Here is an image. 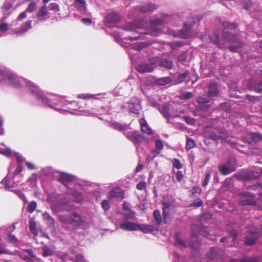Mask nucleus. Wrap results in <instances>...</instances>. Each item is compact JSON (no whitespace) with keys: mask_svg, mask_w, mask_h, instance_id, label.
<instances>
[{"mask_svg":"<svg viewBox=\"0 0 262 262\" xmlns=\"http://www.w3.org/2000/svg\"><path fill=\"white\" fill-rule=\"evenodd\" d=\"M17 83L19 84L18 88L25 85L31 91L39 102L56 111H62L73 115L88 116L93 114L89 110H82L81 107H78L76 102L69 101L63 96H55L51 100L35 83L24 78L18 77Z\"/></svg>","mask_w":262,"mask_h":262,"instance_id":"1","label":"nucleus"},{"mask_svg":"<svg viewBox=\"0 0 262 262\" xmlns=\"http://www.w3.org/2000/svg\"><path fill=\"white\" fill-rule=\"evenodd\" d=\"M164 20L160 17L153 16L150 19V21L142 19L137 24H128L126 25L125 29L127 31H134L136 29L145 28L148 31V33L151 35L157 36L160 33L158 26L163 23Z\"/></svg>","mask_w":262,"mask_h":262,"instance_id":"2","label":"nucleus"},{"mask_svg":"<svg viewBox=\"0 0 262 262\" xmlns=\"http://www.w3.org/2000/svg\"><path fill=\"white\" fill-rule=\"evenodd\" d=\"M59 220L64 227L69 230L80 227L83 222L80 215L76 212H73L69 215H60Z\"/></svg>","mask_w":262,"mask_h":262,"instance_id":"3","label":"nucleus"},{"mask_svg":"<svg viewBox=\"0 0 262 262\" xmlns=\"http://www.w3.org/2000/svg\"><path fill=\"white\" fill-rule=\"evenodd\" d=\"M17 77L14 74L0 69V82L6 83L8 84L13 85L14 87L18 88L19 84L17 83Z\"/></svg>","mask_w":262,"mask_h":262,"instance_id":"4","label":"nucleus"},{"mask_svg":"<svg viewBox=\"0 0 262 262\" xmlns=\"http://www.w3.org/2000/svg\"><path fill=\"white\" fill-rule=\"evenodd\" d=\"M205 137L210 138L214 140L219 139L225 140L227 138V135L226 133L219 132L214 129L212 127H207L204 130Z\"/></svg>","mask_w":262,"mask_h":262,"instance_id":"5","label":"nucleus"},{"mask_svg":"<svg viewBox=\"0 0 262 262\" xmlns=\"http://www.w3.org/2000/svg\"><path fill=\"white\" fill-rule=\"evenodd\" d=\"M236 160L234 158H231L228 160L227 163L220 166L221 172L224 175H227L235 169Z\"/></svg>","mask_w":262,"mask_h":262,"instance_id":"6","label":"nucleus"},{"mask_svg":"<svg viewBox=\"0 0 262 262\" xmlns=\"http://www.w3.org/2000/svg\"><path fill=\"white\" fill-rule=\"evenodd\" d=\"M158 59L154 58L150 60L149 63H143L137 67V71L140 73L151 72L157 66Z\"/></svg>","mask_w":262,"mask_h":262,"instance_id":"7","label":"nucleus"},{"mask_svg":"<svg viewBox=\"0 0 262 262\" xmlns=\"http://www.w3.org/2000/svg\"><path fill=\"white\" fill-rule=\"evenodd\" d=\"M128 139L134 142L135 144L142 143L145 144L148 143V141L143 136L139 135L136 132L127 133L125 135Z\"/></svg>","mask_w":262,"mask_h":262,"instance_id":"8","label":"nucleus"},{"mask_svg":"<svg viewBox=\"0 0 262 262\" xmlns=\"http://www.w3.org/2000/svg\"><path fill=\"white\" fill-rule=\"evenodd\" d=\"M120 228L126 231H136L139 230V224L133 222L124 221L120 224Z\"/></svg>","mask_w":262,"mask_h":262,"instance_id":"9","label":"nucleus"},{"mask_svg":"<svg viewBox=\"0 0 262 262\" xmlns=\"http://www.w3.org/2000/svg\"><path fill=\"white\" fill-rule=\"evenodd\" d=\"M129 110L133 113L138 114L140 110L139 101L136 98H133L128 103Z\"/></svg>","mask_w":262,"mask_h":262,"instance_id":"10","label":"nucleus"},{"mask_svg":"<svg viewBox=\"0 0 262 262\" xmlns=\"http://www.w3.org/2000/svg\"><path fill=\"white\" fill-rule=\"evenodd\" d=\"M119 20L120 16L118 14L115 13L108 14L104 20L105 24L108 26L118 23Z\"/></svg>","mask_w":262,"mask_h":262,"instance_id":"11","label":"nucleus"},{"mask_svg":"<svg viewBox=\"0 0 262 262\" xmlns=\"http://www.w3.org/2000/svg\"><path fill=\"white\" fill-rule=\"evenodd\" d=\"M107 198L109 199L117 198L121 200L124 198V193L120 188H115L107 194Z\"/></svg>","mask_w":262,"mask_h":262,"instance_id":"12","label":"nucleus"},{"mask_svg":"<svg viewBox=\"0 0 262 262\" xmlns=\"http://www.w3.org/2000/svg\"><path fill=\"white\" fill-rule=\"evenodd\" d=\"M37 17L41 21H45L50 17L47 7L46 5L42 6L39 9L37 14Z\"/></svg>","mask_w":262,"mask_h":262,"instance_id":"13","label":"nucleus"},{"mask_svg":"<svg viewBox=\"0 0 262 262\" xmlns=\"http://www.w3.org/2000/svg\"><path fill=\"white\" fill-rule=\"evenodd\" d=\"M254 195L248 192H243L241 194L242 200L240 201V203L242 205H251L253 203L252 199L253 198Z\"/></svg>","mask_w":262,"mask_h":262,"instance_id":"14","label":"nucleus"},{"mask_svg":"<svg viewBox=\"0 0 262 262\" xmlns=\"http://www.w3.org/2000/svg\"><path fill=\"white\" fill-rule=\"evenodd\" d=\"M31 23L32 21H28L25 23L23 25H22L20 28L16 29L13 31V34H15L17 35H21L24 33H26L31 28Z\"/></svg>","mask_w":262,"mask_h":262,"instance_id":"15","label":"nucleus"},{"mask_svg":"<svg viewBox=\"0 0 262 262\" xmlns=\"http://www.w3.org/2000/svg\"><path fill=\"white\" fill-rule=\"evenodd\" d=\"M223 251L222 250L216 248H211L209 252L207 254V256L209 259H219L221 257Z\"/></svg>","mask_w":262,"mask_h":262,"instance_id":"16","label":"nucleus"},{"mask_svg":"<svg viewBox=\"0 0 262 262\" xmlns=\"http://www.w3.org/2000/svg\"><path fill=\"white\" fill-rule=\"evenodd\" d=\"M258 237V234L257 232L250 231L245 239L246 245L250 246L255 244L256 239Z\"/></svg>","mask_w":262,"mask_h":262,"instance_id":"17","label":"nucleus"},{"mask_svg":"<svg viewBox=\"0 0 262 262\" xmlns=\"http://www.w3.org/2000/svg\"><path fill=\"white\" fill-rule=\"evenodd\" d=\"M58 179L64 184L72 181L74 179V177L67 173L61 172L59 173Z\"/></svg>","mask_w":262,"mask_h":262,"instance_id":"18","label":"nucleus"},{"mask_svg":"<svg viewBox=\"0 0 262 262\" xmlns=\"http://www.w3.org/2000/svg\"><path fill=\"white\" fill-rule=\"evenodd\" d=\"M143 47V45L141 43H136L132 45L131 49L128 51V55L132 60L133 59V55L135 54V52L141 50Z\"/></svg>","mask_w":262,"mask_h":262,"instance_id":"19","label":"nucleus"},{"mask_svg":"<svg viewBox=\"0 0 262 262\" xmlns=\"http://www.w3.org/2000/svg\"><path fill=\"white\" fill-rule=\"evenodd\" d=\"M158 6L152 3H147L143 5L140 8V10L142 13H148L153 11L157 8Z\"/></svg>","mask_w":262,"mask_h":262,"instance_id":"20","label":"nucleus"},{"mask_svg":"<svg viewBox=\"0 0 262 262\" xmlns=\"http://www.w3.org/2000/svg\"><path fill=\"white\" fill-rule=\"evenodd\" d=\"M142 131L147 135L152 134V131L151 128L148 126L146 120L144 118H141L139 121Z\"/></svg>","mask_w":262,"mask_h":262,"instance_id":"21","label":"nucleus"},{"mask_svg":"<svg viewBox=\"0 0 262 262\" xmlns=\"http://www.w3.org/2000/svg\"><path fill=\"white\" fill-rule=\"evenodd\" d=\"M62 258L66 260L68 259H71L75 262H84V259L83 256L80 254H77L74 256H69L67 254H64Z\"/></svg>","mask_w":262,"mask_h":262,"instance_id":"22","label":"nucleus"},{"mask_svg":"<svg viewBox=\"0 0 262 262\" xmlns=\"http://www.w3.org/2000/svg\"><path fill=\"white\" fill-rule=\"evenodd\" d=\"M262 139V136L261 134L257 133H250L248 134L246 138L247 142L250 143L251 142H258Z\"/></svg>","mask_w":262,"mask_h":262,"instance_id":"23","label":"nucleus"},{"mask_svg":"<svg viewBox=\"0 0 262 262\" xmlns=\"http://www.w3.org/2000/svg\"><path fill=\"white\" fill-rule=\"evenodd\" d=\"M191 28V25L187 23H185L184 29L181 30L179 33V36L182 38H188L190 37L189 32Z\"/></svg>","mask_w":262,"mask_h":262,"instance_id":"24","label":"nucleus"},{"mask_svg":"<svg viewBox=\"0 0 262 262\" xmlns=\"http://www.w3.org/2000/svg\"><path fill=\"white\" fill-rule=\"evenodd\" d=\"M223 38L226 41L229 42L234 43L238 41V39L237 37L233 34H231L228 31H224L223 34Z\"/></svg>","mask_w":262,"mask_h":262,"instance_id":"25","label":"nucleus"},{"mask_svg":"<svg viewBox=\"0 0 262 262\" xmlns=\"http://www.w3.org/2000/svg\"><path fill=\"white\" fill-rule=\"evenodd\" d=\"M219 93L217 90L216 84L215 83H211L209 86L208 95L209 97H217Z\"/></svg>","mask_w":262,"mask_h":262,"instance_id":"26","label":"nucleus"},{"mask_svg":"<svg viewBox=\"0 0 262 262\" xmlns=\"http://www.w3.org/2000/svg\"><path fill=\"white\" fill-rule=\"evenodd\" d=\"M156 58L158 60V61L157 62V66L159 65L160 66L169 69L172 68L173 64L171 61L168 60L167 59H163L162 60H160L159 58Z\"/></svg>","mask_w":262,"mask_h":262,"instance_id":"27","label":"nucleus"},{"mask_svg":"<svg viewBox=\"0 0 262 262\" xmlns=\"http://www.w3.org/2000/svg\"><path fill=\"white\" fill-rule=\"evenodd\" d=\"M248 88L250 90H253L257 92L262 91V81L257 84H255L252 81L249 82Z\"/></svg>","mask_w":262,"mask_h":262,"instance_id":"28","label":"nucleus"},{"mask_svg":"<svg viewBox=\"0 0 262 262\" xmlns=\"http://www.w3.org/2000/svg\"><path fill=\"white\" fill-rule=\"evenodd\" d=\"M198 102L200 104V108L203 111H206L209 107L210 105L208 103H209V101L203 98L200 97L198 98Z\"/></svg>","mask_w":262,"mask_h":262,"instance_id":"29","label":"nucleus"},{"mask_svg":"<svg viewBox=\"0 0 262 262\" xmlns=\"http://www.w3.org/2000/svg\"><path fill=\"white\" fill-rule=\"evenodd\" d=\"M74 5L80 12H83L86 11V7L85 0H75Z\"/></svg>","mask_w":262,"mask_h":262,"instance_id":"30","label":"nucleus"},{"mask_svg":"<svg viewBox=\"0 0 262 262\" xmlns=\"http://www.w3.org/2000/svg\"><path fill=\"white\" fill-rule=\"evenodd\" d=\"M175 245L181 249L185 248L186 247L185 241L179 234H176Z\"/></svg>","mask_w":262,"mask_h":262,"instance_id":"31","label":"nucleus"},{"mask_svg":"<svg viewBox=\"0 0 262 262\" xmlns=\"http://www.w3.org/2000/svg\"><path fill=\"white\" fill-rule=\"evenodd\" d=\"M111 125L113 128L119 130H124L129 128L128 125L122 124L116 122H112Z\"/></svg>","mask_w":262,"mask_h":262,"instance_id":"32","label":"nucleus"},{"mask_svg":"<svg viewBox=\"0 0 262 262\" xmlns=\"http://www.w3.org/2000/svg\"><path fill=\"white\" fill-rule=\"evenodd\" d=\"M37 176L36 174H33L29 179L27 181V184L30 185L31 188H34L37 185Z\"/></svg>","mask_w":262,"mask_h":262,"instance_id":"33","label":"nucleus"},{"mask_svg":"<svg viewBox=\"0 0 262 262\" xmlns=\"http://www.w3.org/2000/svg\"><path fill=\"white\" fill-rule=\"evenodd\" d=\"M5 184L6 188H11L14 186V182H11V178L9 176H7L3 181Z\"/></svg>","mask_w":262,"mask_h":262,"instance_id":"34","label":"nucleus"},{"mask_svg":"<svg viewBox=\"0 0 262 262\" xmlns=\"http://www.w3.org/2000/svg\"><path fill=\"white\" fill-rule=\"evenodd\" d=\"M139 230H141L144 233L150 232L153 231V226L142 224H139Z\"/></svg>","mask_w":262,"mask_h":262,"instance_id":"35","label":"nucleus"},{"mask_svg":"<svg viewBox=\"0 0 262 262\" xmlns=\"http://www.w3.org/2000/svg\"><path fill=\"white\" fill-rule=\"evenodd\" d=\"M170 81L171 79L167 77L160 78L156 80V82L157 84L162 85L169 83L170 82Z\"/></svg>","mask_w":262,"mask_h":262,"instance_id":"36","label":"nucleus"},{"mask_svg":"<svg viewBox=\"0 0 262 262\" xmlns=\"http://www.w3.org/2000/svg\"><path fill=\"white\" fill-rule=\"evenodd\" d=\"M12 191L14 193H15L25 203H27L28 202L27 199L25 195L22 192V191L20 190L15 189L12 190Z\"/></svg>","mask_w":262,"mask_h":262,"instance_id":"37","label":"nucleus"},{"mask_svg":"<svg viewBox=\"0 0 262 262\" xmlns=\"http://www.w3.org/2000/svg\"><path fill=\"white\" fill-rule=\"evenodd\" d=\"M222 26L225 30H232L236 28V25L234 23H230L228 21H224L222 23Z\"/></svg>","mask_w":262,"mask_h":262,"instance_id":"38","label":"nucleus"},{"mask_svg":"<svg viewBox=\"0 0 262 262\" xmlns=\"http://www.w3.org/2000/svg\"><path fill=\"white\" fill-rule=\"evenodd\" d=\"M123 216L127 219H135V213L130 210L124 211L123 213Z\"/></svg>","mask_w":262,"mask_h":262,"instance_id":"39","label":"nucleus"},{"mask_svg":"<svg viewBox=\"0 0 262 262\" xmlns=\"http://www.w3.org/2000/svg\"><path fill=\"white\" fill-rule=\"evenodd\" d=\"M99 94L92 95L89 94H81L78 95V97L81 99H91V98H98L97 96Z\"/></svg>","mask_w":262,"mask_h":262,"instance_id":"40","label":"nucleus"},{"mask_svg":"<svg viewBox=\"0 0 262 262\" xmlns=\"http://www.w3.org/2000/svg\"><path fill=\"white\" fill-rule=\"evenodd\" d=\"M43 220L47 222L49 225H52L54 223V219L47 212L42 214Z\"/></svg>","mask_w":262,"mask_h":262,"instance_id":"41","label":"nucleus"},{"mask_svg":"<svg viewBox=\"0 0 262 262\" xmlns=\"http://www.w3.org/2000/svg\"><path fill=\"white\" fill-rule=\"evenodd\" d=\"M230 262H257L255 258L253 257H247L241 259H233Z\"/></svg>","mask_w":262,"mask_h":262,"instance_id":"42","label":"nucleus"},{"mask_svg":"<svg viewBox=\"0 0 262 262\" xmlns=\"http://www.w3.org/2000/svg\"><path fill=\"white\" fill-rule=\"evenodd\" d=\"M37 207V204L35 201L31 202L27 208V210L30 213L34 212Z\"/></svg>","mask_w":262,"mask_h":262,"instance_id":"43","label":"nucleus"},{"mask_svg":"<svg viewBox=\"0 0 262 262\" xmlns=\"http://www.w3.org/2000/svg\"><path fill=\"white\" fill-rule=\"evenodd\" d=\"M237 234L236 232L234 230L231 231L230 233V236L228 237H222L221 238V242L223 243L227 239L229 240V239H231L232 241H234L235 239Z\"/></svg>","mask_w":262,"mask_h":262,"instance_id":"44","label":"nucleus"},{"mask_svg":"<svg viewBox=\"0 0 262 262\" xmlns=\"http://www.w3.org/2000/svg\"><path fill=\"white\" fill-rule=\"evenodd\" d=\"M160 154V151L157 150H153L148 156L146 161L150 162L152 161L158 155Z\"/></svg>","mask_w":262,"mask_h":262,"instance_id":"45","label":"nucleus"},{"mask_svg":"<svg viewBox=\"0 0 262 262\" xmlns=\"http://www.w3.org/2000/svg\"><path fill=\"white\" fill-rule=\"evenodd\" d=\"M169 106L168 105H164L162 107L160 111L163 114V116L165 118H169L170 117V115L169 113Z\"/></svg>","mask_w":262,"mask_h":262,"instance_id":"46","label":"nucleus"},{"mask_svg":"<svg viewBox=\"0 0 262 262\" xmlns=\"http://www.w3.org/2000/svg\"><path fill=\"white\" fill-rule=\"evenodd\" d=\"M37 8V5L34 2H32L26 9V11L29 13L33 12Z\"/></svg>","mask_w":262,"mask_h":262,"instance_id":"47","label":"nucleus"},{"mask_svg":"<svg viewBox=\"0 0 262 262\" xmlns=\"http://www.w3.org/2000/svg\"><path fill=\"white\" fill-rule=\"evenodd\" d=\"M195 146V142L191 138H187V143L186 147L187 149H190Z\"/></svg>","mask_w":262,"mask_h":262,"instance_id":"48","label":"nucleus"},{"mask_svg":"<svg viewBox=\"0 0 262 262\" xmlns=\"http://www.w3.org/2000/svg\"><path fill=\"white\" fill-rule=\"evenodd\" d=\"M155 146L156 148V150L160 152L163 148V144L162 140L157 139L155 141Z\"/></svg>","mask_w":262,"mask_h":262,"instance_id":"49","label":"nucleus"},{"mask_svg":"<svg viewBox=\"0 0 262 262\" xmlns=\"http://www.w3.org/2000/svg\"><path fill=\"white\" fill-rule=\"evenodd\" d=\"M171 207V205L169 203H163V215L164 217H166V216L167 215L168 209Z\"/></svg>","mask_w":262,"mask_h":262,"instance_id":"50","label":"nucleus"},{"mask_svg":"<svg viewBox=\"0 0 262 262\" xmlns=\"http://www.w3.org/2000/svg\"><path fill=\"white\" fill-rule=\"evenodd\" d=\"M53 253V251L48 247H44L43 248V256L47 257L51 255Z\"/></svg>","mask_w":262,"mask_h":262,"instance_id":"51","label":"nucleus"},{"mask_svg":"<svg viewBox=\"0 0 262 262\" xmlns=\"http://www.w3.org/2000/svg\"><path fill=\"white\" fill-rule=\"evenodd\" d=\"M29 228L31 232L34 235H37V232L36 229V223L34 221H31L30 222Z\"/></svg>","mask_w":262,"mask_h":262,"instance_id":"52","label":"nucleus"},{"mask_svg":"<svg viewBox=\"0 0 262 262\" xmlns=\"http://www.w3.org/2000/svg\"><path fill=\"white\" fill-rule=\"evenodd\" d=\"M73 196L75 200V201L80 203L82 201L83 197L81 193L79 192H75L73 194Z\"/></svg>","mask_w":262,"mask_h":262,"instance_id":"53","label":"nucleus"},{"mask_svg":"<svg viewBox=\"0 0 262 262\" xmlns=\"http://www.w3.org/2000/svg\"><path fill=\"white\" fill-rule=\"evenodd\" d=\"M210 41L213 44H217L219 43V35L216 32H214L213 35L210 38Z\"/></svg>","mask_w":262,"mask_h":262,"instance_id":"54","label":"nucleus"},{"mask_svg":"<svg viewBox=\"0 0 262 262\" xmlns=\"http://www.w3.org/2000/svg\"><path fill=\"white\" fill-rule=\"evenodd\" d=\"M49 9L50 10L53 11L55 12H58L59 10V6L56 3H51L49 5Z\"/></svg>","mask_w":262,"mask_h":262,"instance_id":"55","label":"nucleus"},{"mask_svg":"<svg viewBox=\"0 0 262 262\" xmlns=\"http://www.w3.org/2000/svg\"><path fill=\"white\" fill-rule=\"evenodd\" d=\"M201 189L200 187H195L191 190V193L192 195L197 196L201 192Z\"/></svg>","mask_w":262,"mask_h":262,"instance_id":"56","label":"nucleus"},{"mask_svg":"<svg viewBox=\"0 0 262 262\" xmlns=\"http://www.w3.org/2000/svg\"><path fill=\"white\" fill-rule=\"evenodd\" d=\"M154 216L156 219V221L158 224H160L161 222V216L159 211L155 210L154 212Z\"/></svg>","mask_w":262,"mask_h":262,"instance_id":"57","label":"nucleus"},{"mask_svg":"<svg viewBox=\"0 0 262 262\" xmlns=\"http://www.w3.org/2000/svg\"><path fill=\"white\" fill-rule=\"evenodd\" d=\"M194 241H196L197 242H198V235L197 234L195 233L194 232L192 233V236H191V242L190 243V246L192 248H195L196 246H195V243H191L192 242Z\"/></svg>","mask_w":262,"mask_h":262,"instance_id":"58","label":"nucleus"},{"mask_svg":"<svg viewBox=\"0 0 262 262\" xmlns=\"http://www.w3.org/2000/svg\"><path fill=\"white\" fill-rule=\"evenodd\" d=\"M173 166L174 168H176L178 169H180L182 168V164H181L180 160H179L177 159H173Z\"/></svg>","mask_w":262,"mask_h":262,"instance_id":"59","label":"nucleus"},{"mask_svg":"<svg viewBox=\"0 0 262 262\" xmlns=\"http://www.w3.org/2000/svg\"><path fill=\"white\" fill-rule=\"evenodd\" d=\"M189 72L186 71L182 74H181L179 75L178 77V80L180 82H183L185 79L187 77V76L188 75Z\"/></svg>","mask_w":262,"mask_h":262,"instance_id":"60","label":"nucleus"},{"mask_svg":"<svg viewBox=\"0 0 262 262\" xmlns=\"http://www.w3.org/2000/svg\"><path fill=\"white\" fill-rule=\"evenodd\" d=\"M102 207L104 211L108 210L110 208L109 202L107 200H103L102 202Z\"/></svg>","mask_w":262,"mask_h":262,"instance_id":"61","label":"nucleus"},{"mask_svg":"<svg viewBox=\"0 0 262 262\" xmlns=\"http://www.w3.org/2000/svg\"><path fill=\"white\" fill-rule=\"evenodd\" d=\"M146 185V183L145 182H144V181H140L137 185L136 188H137V189H138L139 190H143L145 188Z\"/></svg>","mask_w":262,"mask_h":262,"instance_id":"62","label":"nucleus"},{"mask_svg":"<svg viewBox=\"0 0 262 262\" xmlns=\"http://www.w3.org/2000/svg\"><path fill=\"white\" fill-rule=\"evenodd\" d=\"M184 120L186 121V122L187 124H190V125H193L195 124V121L193 118H191L188 116H186L184 118Z\"/></svg>","mask_w":262,"mask_h":262,"instance_id":"63","label":"nucleus"},{"mask_svg":"<svg viewBox=\"0 0 262 262\" xmlns=\"http://www.w3.org/2000/svg\"><path fill=\"white\" fill-rule=\"evenodd\" d=\"M0 154L8 157L11 155V151L9 148H0Z\"/></svg>","mask_w":262,"mask_h":262,"instance_id":"64","label":"nucleus"}]
</instances>
